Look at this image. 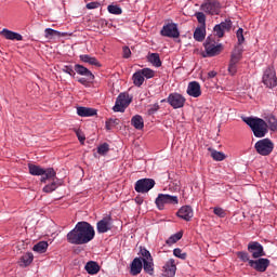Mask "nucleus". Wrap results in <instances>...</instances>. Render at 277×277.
Instances as JSON below:
<instances>
[{"label": "nucleus", "instance_id": "1", "mask_svg": "<svg viewBox=\"0 0 277 277\" xmlns=\"http://www.w3.org/2000/svg\"><path fill=\"white\" fill-rule=\"evenodd\" d=\"M95 235L96 232L92 224L82 221L78 222L75 228L67 234V241L74 246H83L85 243H90V241L94 239Z\"/></svg>", "mask_w": 277, "mask_h": 277}, {"label": "nucleus", "instance_id": "2", "mask_svg": "<svg viewBox=\"0 0 277 277\" xmlns=\"http://www.w3.org/2000/svg\"><path fill=\"white\" fill-rule=\"evenodd\" d=\"M242 120L250 127L255 137H265V135H267L268 126L265 120L259 117H246Z\"/></svg>", "mask_w": 277, "mask_h": 277}, {"label": "nucleus", "instance_id": "3", "mask_svg": "<svg viewBox=\"0 0 277 277\" xmlns=\"http://www.w3.org/2000/svg\"><path fill=\"white\" fill-rule=\"evenodd\" d=\"M28 169L29 174L32 176H41V183H47V181H55V179H57V173L53 168L42 169L37 164H28Z\"/></svg>", "mask_w": 277, "mask_h": 277}, {"label": "nucleus", "instance_id": "4", "mask_svg": "<svg viewBox=\"0 0 277 277\" xmlns=\"http://www.w3.org/2000/svg\"><path fill=\"white\" fill-rule=\"evenodd\" d=\"M205 50L207 57H215V55H220L224 51V47L222 43H215V37H208L205 42Z\"/></svg>", "mask_w": 277, "mask_h": 277}, {"label": "nucleus", "instance_id": "5", "mask_svg": "<svg viewBox=\"0 0 277 277\" xmlns=\"http://www.w3.org/2000/svg\"><path fill=\"white\" fill-rule=\"evenodd\" d=\"M254 148L258 155H262V157H267L272 155L274 150V143L269 138H263L255 143Z\"/></svg>", "mask_w": 277, "mask_h": 277}, {"label": "nucleus", "instance_id": "6", "mask_svg": "<svg viewBox=\"0 0 277 277\" xmlns=\"http://www.w3.org/2000/svg\"><path fill=\"white\" fill-rule=\"evenodd\" d=\"M133 98L127 93H120L116 100L115 106L113 107L114 111H120L123 114L124 109L131 105Z\"/></svg>", "mask_w": 277, "mask_h": 277}, {"label": "nucleus", "instance_id": "7", "mask_svg": "<svg viewBox=\"0 0 277 277\" xmlns=\"http://www.w3.org/2000/svg\"><path fill=\"white\" fill-rule=\"evenodd\" d=\"M156 183L153 179H141L135 182L134 189L137 194H148Z\"/></svg>", "mask_w": 277, "mask_h": 277}, {"label": "nucleus", "instance_id": "8", "mask_svg": "<svg viewBox=\"0 0 277 277\" xmlns=\"http://www.w3.org/2000/svg\"><path fill=\"white\" fill-rule=\"evenodd\" d=\"M262 83L266 88H276L277 85V77H276V69L274 67H267L264 70L263 77H262Z\"/></svg>", "mask_w": 277, "mask_h": 277}, {"label": "nucleus", "instance_id": "9", "mask_svg": "<svg viewBox=\"0 0 277 277\" xmlns=\"http://www.w3.org/2000/svg\"><path fill=\"white\" fill-rule=\"evenodd\" d=\"M156 205L160 211H162L166 205H179V197L168 194H159L156 198Z\"/></svg>", "mask_w": 277, "mask_h": 277}, {"label": "nucleus", "instance_id": "10", "mask_svg": "<svg viewBox=\"0 0 277 277\" xmlns=\"http://www.w3.org/2000/svg\"><path fill=\"white\" fill-rule=\"evenodd\" d=\"M247 250L250 252L252 259H261V256H265V249L259 241H250Z\"/></svg>", "mask_w": 277, "mask_h": 277}, {"label": "nucleus", "instance_id": "11", "mask_svg": "<svg viewBox=\"0 0 277 277\" xmlns=\"http://www.w3.org/2000/svg\"><path fill=\"white\" fill-rule=\"evenodd\" d=\"M220 0H207L201 4L202 12H206V14H210L211 16L220 14Z\"/></svg>", "mask_w": 277, "mask_h": 277}, {"label": "nucleus", "instance_id": "12", "mask_svg": "<svg viewBox=\"0 0 277 277\" xmlns=\"http://www.w3.org/2000/svg\"><path fill=\"white\" fill-rule=\"evenodd\" d=\"M114 228V220L111 216H104L101 221L96 223V230L100 235L109 233Z\"/></svg>", "mask_w": 277, "mask_h": 277}, {"label": "nucleus", "instance_id": "13", "mask_svg": "<svg viewBox=\"0 0 277 277\" xmlns=\"http://www.w3.org/2000/svg\"><path fill=\"white\" fill-rule=\"evenodd\" d=\"M249 265L255 269V272L263 274L267 272V267H269V259L258 258V260L249 261Z\"/></svg>", "mask_w": 277, "mask_h": 277}, {"label": "nucleus", "instance_id": "14", "mask_svg": "<svg viewBox=\"0 0 277 277\" xmlns=\"http://www.w3.org/2000/svg\"><path fill=\"white\" fill-rule=\"evenodd\" d=\"M160 35L164 38H179L181 32H179V26H176L174 23H171L162 27Z\"/></svg>", "mask_w": 277, "mask_h": 277}, {"label": "nucleus", "instance_id": "15", "mask_svg": "<svg viewBox=\"0 0 277 277\" xmlns=\"http://www.w3.org/2000/svg\"><path fill=\"white\" fill-rule=\"evenodd\" d=\"M167 103L173 107V109H181L185 105V98L179 93H171L168 96Z\"/></svg>", "mask_w": 277, "mask_h": 277}, {"label": "nucleus", "instance_id": "16", "mask_svg": "<svg viewBox=\"0 0 277 277\" xmlns=\"http://www.w3.org/2000/svg\"><path fill=\"white\" fill-rule=\"evenodd\" d=\"M75 72L77 75H80L81 77H85L88 81H94V74L88 67H84L83 65L76 64L74 67Z\"/></svg>", "mask_w": 277, "mask_h": 277}, {"label": "nucleus", "instance_id": "17", "mask_svg": "<svg viewBox=\"0 0 277 277\" xmlns=\"http://www.w3.org/2000/svg\"><path fill=\"white\" fill-rule=\"evenodd\" d=\"M202 91L200 90V83L193 81L188 83L187 95L193 96V98H198L201 96Z\"/></svg>", "mask_w": 277, "mask_h": 277}, {"label": "nucleus", "instance_id": "18", "mask_svg": "<svg viewBox=\"0 0 277 277\" xmlns=\"http://www.w3.org/2000/svg\"><path fill=\"white\" fill-rule=\"evenodd\" d=\"M177 217L185 220V222H189V220H192V217H194V209H192L190 206H183L177 211Z\"/></svg>", "mask_w": 277, "mask_h": 277}, {"label": "nucleus", "instance_id": "19", "mask_svg": "<svg viewBox=\"0 0 277 277\" xmlns=\"http://www.w3.org/2000/svg\"><path fill=\"white\" fill-rule=\"evenodd\" d=\"M0 36L5 38V40H16L17 42L23 40V35L14 32L8 28H3L2 31H0Z\"/></svg>", "mask_w": 277, "mask_h": 277}, {"label": "nucleus", "instance_id": "20", "mask_svg": "<svg viewBox=\"0 0 277 277\" xmlns=\"http://www.w3.org/2000/svg\"><path fill=\"white\" fill-rule=\"evenodd\" d=\"M164 276L174 277L176 276V264L174 259H170L163 266Z\"/></svg>", "mask_w": 277, "mask_h": 277}, {"label": "nucleus", "instance_id": "21", "mask_svg": "<svg viewBox=\"0 0 277 277\" xmlns=\"http://www.w3.org/2000/svg\"><path fill=\"white\" fill-rule=\"evenodd\" d=\"M77 114L80 118H92V116H96L97 110L90 107L79 106L77 107Z\"/></svg>", "mask_w": 277, "mask_h": 277}, {"label": "nucleus", "instance_id": "22", "mask_svg": "<svg viewBox=\"0 0 277 277\" xmlns=\"http://www.w3.org/2000/svg\"><path fill=\"white\" fill-rule=\"evenodd\" d=\"M144 261L140 258H135L131 264V274L132 276H137L138 274H142V267Z\"/></svg>", "mask_w": 277, "mask_h": 277}, {"label": "nucleus", "instance_id": "23", "mask_svg": "<svg viewBox=\"0 0 277 277\" xmlns=\"http://www.w3.org/2000/svg\"><path fill=\"white\" fill-rule=\"evenodd\" d=\"M241 57H243V45H235L232 55L230 62H241Z\"/></svg>", "mask_w": 277, "mask_h": 277}, {"label": "nucleus", "instance_id": "24", "mask_svg": "<svg viewBox=\"0 0 277 277\" xmlns=\"http://www.w3.org/2000/svg\"><path fill=\"white\" fill-rule=\"evenodd\" d=\"M85 272H88L91 276H94L95 274H97L98 272H101V266L98 265V263L94 262V261H90L85 264L84 266Z\"/></svg>", "mask_w": 277, "mask_h": 277}, {"label": "nucleus", "instance_id": "25", "mask_svg": "<svg viewBox=\"0 0 277 277\" xmlns=\"http://www.w3.org/2000/svg\"><path fill=\"white\" fill-rule=\"evenodd\" d=\"M44 34L48 40H53V38H64V36H66V32H61L53 28H45Z\"/></svg>", "mask_w": 277, "mask_h": 277}, {"label": "nucleus", "instance_id": "26", "mask_svg": "<svg viewBox=\"0 0 277 277\" xmlns=\"http://www.w3.org/2000/svg\"><path fill=\"white\" fill-rule=\"evenodd\" d=\"M205 36H207V27L199 26L194 31V38L197 42H202L205 40Z\"/></svg>", "mask_w": 277, "mask_h": 277}, {"label": "nucleus", "instance_id": "27", "mask_svg": "<svg viewBox=\"0 0 277 277\" xmlns=\"http://www.w3.org/2000/svg\"><path fill=\"white\" fill-rule=\"evenodd\" d=\"M34 262V253H26L19 260L21 267H29Z\"/></svg>", "mask_w": 277, "mask_h": 277}, {"label": "nucleus", "instance_id": "28", "mask_svg": "<svg viewBox=\"0 0 277 277\" xmlns=\"http://www.w3.org/2000/svg\"><path fill=\"white\" fill-rule=\"evenodd\" d=\"M131 124L134 127V129L142 131V129H144V118H142L140 115H136L132 117Z\"/></svg>", "mask_w": 277, "mask_h": 277}, {"label": "nucleus", "instance_id": "29", "mask_svg": "<svg viewBox=\"0 0 277 277\" xmlns=\"http://www.w3.org/2000/svg\"><path fill=\"white\" fill-rule=\"evenodd\" d=\"M147 60L153 66L156 68H160L161 66V58L159 57V53H149L147 55Z\"/></svg>", "mask_w": 277, "mask_h": 277}, {"label": "nucleus", "instance_id": "30", "mask_svg": "<svg viewBox=\"0 0 277 277\" xmlns=\"http://www.w3.org/2000/svg\"><path fill=\"white\" fill-rule=\"evenodd\" d=\"M143 269L146 274H149V276H153L155 274V264L151 260H143Z\"/></svg>", "mask_w": 277, "mask_h": 277}, {"label": "nucleus", "instance_id": "31", "mask_svg": "<svg viewBox=\"0 0 277 277\" xmlns=\"http://www.w3.org/2000/svg\"><path fill=\"white\" fill-rule=\"evenodd\" d=\"M81 62H84V64H90L91 66H101V63H98V60L96 57H92L88 54L80 55Z\"/></svg>", "mask_w": 277, "mask_h": 277}, {"label": "nucleus", "instance_id": "32", "mask_svg": "<svg viewBox=\"0 0 277 277\" xmlns=\"http://www.w3.org/2000/svg\"><path fill=\"white\" fill-rule=\"evenodd\" d=\"M49 248V242L47 241H39L37 245L34 246V252H39V254H44L47 249Z\"/></svg>", "mask_w": 277, "mask_h": 277}, {"label": "nucleus", "instance_id": "33", "mask_svg": "<svg viewBox=\"0 0 277 277\" xmlns=\"http://www.w3.org/2000/svg\"><path fill=\"white\" fill-rule=\"evenodd\" d=\"M208 150H210L211 157L214 159V161H224L226 159V155H224L222 151H217L211 148H208Z\"/></svg>", "mask_w": 277, "mask_h": 277}, {"label": "nucleus", "instance_id": "34", "mask_svg": "<svg viewBox=\"0 0 277 277\" xmlns=\"http://www.w3.org/2000/svg\"><path fill=\"white\" fill-rule=\"evenodd\" d=\"M132 79H133L134 85H136L137 88H141V85L144 84V76H143V74H141L140 70L136 71V72L133 75Z\"/></svg>", "mask_w": 277, "mask_h": 277}, {"label": "nucleus", "instance_id": "35", "mask_svg": "<svg viewBox=\"0 0 277 277\" xmlns=\"http://www.w3.org/2000/svg\"><path fill=\"white\" fill-rule=\"evenodd\" d=\"M181 239H183V233L179 232L174 235H172L171 237H169V239L166 241L167 246H172L174 243H176V241H181Z\"/></svg>", "mask_w": 277, "mask_h": 277}, {"label": "nucleus", "instance_id": "36", "mask_svg": "<svg viewBox=\"0 0 277 277\" xmlns=\"http://www.w3.org/2000/svg\"><path fill=\"white\" fill-rule=\"evenodd\" d=\"M236 256L240 261H242V263H249L250 264V261H253V260H250V253L246 252V251H238V252H236Z\"/></svg>", "mask_w": 277, "mask_h": 277}, {"label": "nucleus", "instance_id": "37", "mask_svg": "<svg viewBox=\"0 0 277 277\" xmlns=\"http://www.w3.org/2000/svg\"><path fill=\"white\" fill-rule=\"evenodd\" d=\"M195 16L200 25V27H207V15L202 12L195 13Z\"/></svg>", "mask_w": 277, "mask_h": 277}, {"label": "nucleus", "instance_id": "38", "mask_svg": "<svg viewBox=\"0 0 277 277\" xmlns=\"http://www.w3.org/2000/svg\"><path fill=\"white\" fill-rule=\"evenodd\" d=\"M266 121L269 126L271 131H277V119L274 115H271L266 118Z\"/></svg>", "mask_w": 277, "mask_h": 277}, {"label": "nucleus", "instance_id": "39", "mask_svg": "<svg viewBox=\"0 0 277 277\" xmlns=\"http://www.w3.org/2000/svg\"><path fill=\"white\" fill-rule=\"evenodd\" d=\"M107 10L109 14H116V15L122 14V9L119 5L110 4L107 6Z\"/></svg>", "mask_w": 277, "mask_h": 277}, {"label": "nucleus", "instance_id": "40", "mask_svg": "<svg viewBox=\"0 0 277 277\" xmlns=\"http://www.w3.org/2000/svg\"><path fill=\"white\" fill-rule=\"evenodd\" d=\"M219 26L221 27V29L223 31H230V28L233 27V22L230 19H225L224 22H222L221 24H219Z\"/></svg>", "mask_w": 277, "mask_h": 277}, {"label": "nucleus", "instance_id": "41", "mask_svg": "<svg viewBox=\"0 0 277 277\" xmlns=\"http://www.w3.org/2000/svg\"><path fill=\"white\" fill-rule=\"evenodd\" d=\"M140 71L143 75V77H145V79H153V77H155V70L150 68H143Z\"/></svg>", "mask_w": 277, "mask_h": 277}, {"label": "nucleus", "instance_id": "42", "mask_svg": "<svg viewBox=\"0 0 277 277\" xmlns=\"http://www.w3.org/2000/svg\"><path fill=\"white\" fill-rule=\"evenodd\" d=\"M98 155L105 156L109 153V144L103 143L97 147Z\"/></svg>", "mask_w": 277, "mask_h": 277}, {"label": "nucleus", "instance_id": "43", "mask_svg": "<svg viewBox=\"0 0 277 277\" xmlns=\"http://www.w3.org/2000/svg\"><path fill=\"white\" fill-rule=\"evenodd\" d=\"M141 256H143V261H151L153 255H150V251H148L146 248H141L140 251Z\"/></svg>", "mask_w": 277, "mask_h": 277}, {"label": "nucleus", "instance_id": "44", "mask_svg": "<svg viewBox=\"0 0 277 277\" xmlns=\"http://www.w3.org/2000/svg\"><path fill=\"white\" fill-rule=\"evenodd\" d=\"M238 44L237 47H241L243 42H246V38L243 37V28H239L236 32Z\"/></svg>", "mask_w": 277, "mask_h": 277}, {"label": "nucleus", "instance_id": "45", "mask_svg": "<svg viewBox=\"0 0 277 277\" xmlns=\"http://www.w3.org/2000/svg\"><path fill=\"white\" fill-rule=\"evenodd\" d=\"M57 189V183L52 182L51 184H48L43 187V192L45 194H51L52 192H55Z\"/></svg>", "mask_w": 277, "mask_h": 277}, {"label": "nucleus", "instance_id": "46", "mask_svg": "<svg viewBox=\"0 0 277 277\" xmlns=\"http://www.w3.org/2000/svg\"><path fill=\"white\" fill-rule=\"evenodd\" d=\"M237 64H239V63L229 61V65H228L229 75H232V76L237 75Z\"/></svg>", "mask_w": 277, "mask_h": 277}, {"label": "nucleus", "instance_id": "47", "mask_svg": "<svg viewBox=\"0 0 277 277\" xmlns=\"http://www.w3.org/2000/svg\"><path fill=\"white\" fill-rule=\"evenodd\" d=\"M173 254L177 259H182V261H185V259H187V253L183 252V250H181L179 248L173 250Z\"/></svg>", "mask_w": 277, "mask_h": 277}, {"label": "nucleus", "instance_id": "48", "mask_svg": "<svg viewBox=\"0 0 277 277\" xmlns=\"http://www.w3.org/2000/svg\"><path fill=\"white\" fill-rule=\"evenodd\" d=\"M213 31L217 38H224L225 30L220 27V24L215 25Z\"/></svg>", "mask_w": 277, "mask_h": 277}, {"label": "nucleus", "instance_id": "49", "mask_svg": "<svg viewBox=\"0 0 277 277\" xmlns=\"http://www.w3.org/2000/svg\"><path fill=\"white\" fill-rule=\"evenodd\" d=\"M120 120L118 119H109L106 121V129L109 131L111 130V127H116V124H119Z\"/></svg>", "mask_w": 277, "mask_h": 277}, {"label": "nucleus", "instance_id": "50", "mask_svg": "<svg viewBox=\"0 0 277 277\" xmlns=\"http://www.w3.org/2000/svg\"><path fill=\"white\" fill-rule=\"evenodd\" d=\"M63 72H66L67 75H69L70 77H75V75H77L75 72V69H72V66H68V65H65L63 67Z\"/></svg>", "mask_w": 277, "mask_h": 277}, {"label": "nucleus", "instance_id": "51", "mask_svg": "<svg viewBox=\"0 0 277 277\" xmlns=\"http://www.w3.org/2000/svg\"><path fill=\"white\" fill-rule=\"evenodd\" d=\"M157 111H159V104H154L148 108L147 114L148 116H153L154 114H157Z\"/></svg>", "mask_w": 277, "mask_h": 277}, {"label": "nucleus", "instance_id": "52", "mask_svg": "<svg viewBox=\"0 0 277 277\" xmlns=\"http://www.w3.org/2000/svg\"><path fill=\"white\" fill-rule=\"evenodd\" d=\"M213 212L214 215H217L219 217H226V212L222 208H214Z\"/></svg>", "mask_w": 277, "mask_h": 277}, {"label": "nucleus", "instance_id": "53", "mask_svg": "<svg viewBox=\"0 0 277 277\" xmlns=\"http://www.w3.org/2000/svg\"><path fill=\"white\" fill-rule=\"evenodd\" d=\"M98 8H101L100 2L94 1L87 3V10H96Z\"/></svg>", "mask_w": 277, "mask_h": 277}, {"label": "nucleus", "instance_id": "54", "mask_svg": "<svg viewBox=\"0 0 277 277\" xmlns=\"http://www.w3.org/2000/svg\"><path fill=\"white\" fill-rule=\"evenodd\" d=\"M122 53H123L124 60H129V57H131V49H129V47L127 45L123 47Z\"/></svg>", "mask_w": 277, "mask_h": 277}, {"label": "nucleus", "instance_id": "55", "mask_svg": "<svg viewBox=\"0 0 277 277\" xmlns=\"http://www.w3.org/2000/svg\"><path fill=\"white\" fill-rule=\"evenodd\" d=\"M76 135H77L79 142H81V143L85 142V135H83V132H81L80 130H76Z\"/></svg>", "mask_w": 277, "mask_h": 277}, {"label": "nucleus", "instance_id": "56", "mask_svg": "<svg viewBox=\"0 0 277 277\" xmlns=\"http://www.w3.org/2000/svg\"><path fill=\"white\" fill-rule=\"evenodd\" d=\"M92 80H88V78H79L78 83H81V85H85L87 83H90Z\"/></svg>", "mask_w": 277, "mask_h": 277}, {"label": "nucleus", "instance_id": "57", "mask_svg": "<svg viewBox=\"0 0 277 277\" xmlns=\"http://www.w3.org/2000/svg\"><path fill=\"white\" fill-rule=\"evenodd\" d=\"M215 77H217V71L212 70L208 72V79H213Z\"/></svg>", "mask_w": 277, "mask_h": 277}, {"label": "nucleus", "instance_id": "58", "mask_svg": "<svg viewBox=\"0 0 277 277\" xmlns=\"http://www.w3.org/2000/svg\"><path fill=\"white\" fill-rule=\"evenodd\" d=\"M135 201L137 202V205H142V202H144V200L136 198Z\"/></svg>", "mask_w": 277, "mask_h": 277}]
</instances>
